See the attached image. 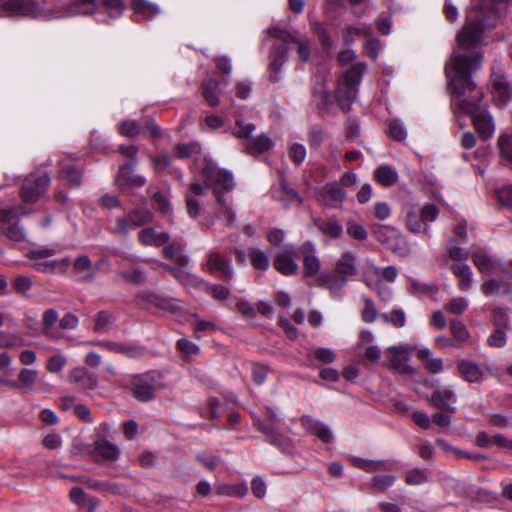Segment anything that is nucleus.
<instances>
[{
	"label": "nucleus",
	"instance_id": "1",
	"mask_svg": "<svg viewBox=\"0 0 512 512\" xmlns=\"http://www.w3.org/2000/svg\"><path fill=\"white\" fill-rule=\"evenodd\" d=\"M474 16L473 13L470 14L468 25L458 32L457 47L446 63L445 72L455 105L471 116L479 137L487 140L493 136L495 124L490 113L480 106L483 91L472 79V74L481 67L483 60L479 49L481 29L470 30Z\"/></svg>",
	"mask_w": 512,
	"mask_h": 512
},
{
	"label": "nucleus",
	"instance_id": "2",
	"mask_svg": "<svg viewBox=\"0 0 512 512\" xmlns=\"http://www.w3.org/2000/svg\"><path fill=\"white\" fill-rule=\"evenodd\" d=\"M204 175L212 186L216 199V219L222 221L226 227H232L236 221V212L233 207L232 198L229 195L234 188L233 176L226 170L216 167L211 162L205 164Z\"/></svg>",
	"mask_w": 512,
	"mask_h": 512
},
{
	"label": "nucleus",
	"instance_id": "3",
	"mask_svg": "<svg viewBox=\"0 0 512 512\" xmlns=\"http://www.w3.org/2000/svg\"><path fill=\"white\" fill-rule=\"evenodd\" d=\"M268 33L270 36L276 38L279 43H275L273 45L272 51H271V74L270 79L273 82H276L279 80L280 76V69L285 62L288 53H289V47L288 45L291 43H295L297 45V53L299 58L306 62L310 58V42L307 38H297L293 35H291L289 32L281 30L276 27H272L268 30Z\"/></svg>",
	"mask_w": 512,
	"mask_h": 512
},
{
	"label": "nucleus",
	"instance_id": "4",
	"mask_svg": "<svg viewBox=\"0 0 512 512\" xmlns=\"http://www.w3.org/2000/svg\"><path fill=\"white\" fill-rule=\"evenodd\" d=\"M255 130L253 123L244 120H237L231 128L232 135L241 140L243 151L253 157L267 152L274 145L266 134L254 137Z\"/></svg>",
	"mask_w": 512,
	"mask_h": 512
},
{
	"label": "nucleus",
	"instance_id": "5",
	"mask_svg": "<svg viewBox=\"0 0 512 512\" xmlns=\"http://www.w3.org/2000/svg\"><path fill=\"white\" fill-rule=\"evenodd\" d=\"M508 1L489 0V3H485L484 0H472V7L467 13L466 22L462 29L468 25V16L473 13L475 19L471 23L470 30L480 28L482 34L485 27L494 26L493 20L501 15Z\"/></svg>",
	"mask_w": 512,
	"mask_h": 512
},
{
	"label": "nucleus",
	"instance_id": "6",
	"mask_svg": "<svg viewBox=\"0 0 512 512\" xmlns=\"http://www.w3.org/2000/svg\"><path fill=\"white\" fill-rule=\"evenodd\" d=\"M439 210L434 204H425L419 210L410 207L406 213V226L416 235H429V225L437 219Z\"/></svg>",
	"mask_w": 512,
	"mask_h": 512
},
{
	"label": "nucleus",
	"instance_id": "7",
	"mask_svg": "<svg viewBox=\"0 0 512 512\" xmlns=\"http://www.w3.org/2000/svg\"><path fill=\"white\" fill-rule=\"evenodd\" d=\"M153 214L146 208L131 210L126 217L116 218L113 232L119 235H127L130 228H136L152 222Z\"/></svg>",
	"mask_w": 512,
	"mask_h": 512
},
{
	"label": "nucleus",
	"instance_id": "8",
	"mask_svg": "<svg viewBox=\"0 0 512 512\" xmlns=\"http://www.w3.org/2000/svg\"><path fill=\"white\" fill-rule=\"evenodd\" d=\"M39 6L33 0H0V17H36Z\"/></svg>",
	"mask_w": 512,
	"mask_h": 512
},
{
	"label": "nucleus",
	"instance_id": "9",
	"mask_svg": "<svg viewBox=\"0 0 512 512\" xmlns=\"http://www.w3.org/2000/svg\"><path fill=\"white\" fill-rule=\"evenodd\" d=\"M414 347L409 345L392 346L387 349L388 367L401 374H412L413 368L409 365V354Z\"/></svg>",
	"mask_w": 512,
	"mask_h": 512
},
{
	"label": "nucleus",
	"instance_id": "10",
	"mask_svg": "<svg viewBox=\"0 0 512 512\" xmlns=\"http://www.w3.org/2000/svg\"><path fill=\"white\" fill-rule=\"evenodd\" d=\"M204 269L211 274H218L225 282L230 283L234 276V269L229 260L217 251H210L207 254V260Z\"/></svg>",
	"mask_w": 512,
	"mask_h": 512
},
{
	"label": "nucleus",
	"instance_id": "11",
	"mask_svg": "<svg viewBox=\"0 0 512 512\" xmlns=\"http://www.w3.org/2000/svg\"><path fill=\"white\" fill-rule=\"evenodd\" d=\"M298 251L293 245H287L279 251L273 260L274 268L284 276L295 275L298 272L299 266L297 263Z\"/></svg>",
	"mask_w": 512,
	"mask_h": 512
},
{
	"label": "nucleus",
	"instance_id": "12",
	"mask_svg": "<svg viewBox=\"0 0 512 512\" xmlns=\"http://www.w3.org/2000/svg\"><path fill=\"white\" fill-rule=\"evenodd\" d=\"M50 178L46 174L29 176L21 189V197L26 203H34L47 190Z\"/></svg>",
	"mask_w": 512,
	"mask_h": 512
},
{
	"label": "nucleus",
	"instance_id": "13",
	"mask_svg": "<svg viewBox=\"0 0 512 512\" xmlns=\"http://www.w3.org/2000/svg\"><path fill=\"white\" fill-rule=\"evenodd\" d=\"M132 386L133 396L141 402H148L153 398L155 389L158 388L156 375L146 373L137 376L134 378Z\"/></svg>",
	"mask_w": 512,
	"mask_h": 512
},
{
	"label": "nucleus",
	"instance_id": "14",
	"mask_svg": "<svg viewBox=\"0 0 512 512\" xmlns=\"http://www.w3.org/2000/svg\"><path fill=\"white\" fill-rule=\"evenodd\" d=\"M84 344L98 346L106 349L107 351L122 354L131 358H136L144 354V349L142 347L125 342H114L108 340H89L84 342Z\"/></svg>",
	"mask_w": 512,
	"mask_h": 512
},
{
	"label": "nucleus",
	"instance_id": "15",
	"mask_svg": "<svg viewBox=\"0 0 512 512\" xmlns=\"http://www.w3.org/2000/svg\"><path fill=\"white\" fill-rule=\"evenodd\" d=\"M115 183L121 189L138 188L145 185L146 179L144 176L134 174L132 164H124L118 169Z\"/></svg>",
	"mask_w": 512,
	"mask_h": 512
},
{
	"label": "nucleus",
	"instance_id": "16",
	"mask_svg": "<svg viewBox=\"0 0 512 512\" xmlns=\"http://www.w3.org/2000/svg\"><path fill=\"white\" fill-rule=\"evenodd\" d=\"M346 197V193L338 182L327 183L320 192L321 201L328 207H340Z\"/></svg>",
	"mask_w": 512,
	"mask_h": 512
},
{
	"label": "nucleus",
	"instance_id": "17",
	"mask_svg": "<svg viewBox=\"0 0 512 512\" xmlns=\"http://www.w3.org/2000/svg\"><path fill=\"white\" fill-rule=\"evenodd\" d=\"M490 84L491 94L498 104H504L512 100V85L506 81L504 76L493 74Z\"/></svg>",
	"mask_w": 512,
	"mask_h": 512
},
{
	"label": "nucleus",
	"instance_id": "18",
	"mask_svg": "<svg viewBox=\"0 0 512 512\" xmlns=\"http://www.w3.org/2000/svg\"><path fill=\"white\" fill-rule=\"evenodd\" d=\"M300 252L303 256V273L304 277L317 276L321 269V261L314 253V246L311 243L304 244Z\"/></svg>",
	"mask_w": 512,
	"mask_h": 512
},
{
	"label": "nucleus",
	"instance_id": "19",
	"mask_svg": "<svg viewBox=\"0 0 512 512\" xmlns=\"http://www.w3.org/2000/svg\"><path fill=\"white\" fill-rule=\"evenodd\" d=\"M456 395L451 387H443L435 390L431 395V403L438 409L446 410L448 413H454L456 403Z\"/></svg>",
	"mask_w": 512,
	"mask_h": 512
},
{
	"label": "nucleus",
	"instance_id": "20",
	"mask_svg": "<svg viewBox=\"0 0 512 512\" xmlns=\"http://www.w3.org/2000/svg\"><path fill=\"white\" fill-rule=\"evenodd\" d=\"M15 214L12 210H0V222L3 224V233L12 241L21 242L25 240V232L18 223L10 224Z\"/></svg>",
	"mask_w": 512,
	"mask_h": 512
},
{
	"label": "nucleus",
	"instance_id": "21",
	"mask_svg": "<svg viewBox=\"0 0 512 512\" xmlns=\"http://www.w3.org/2000/svg\"><path fill=\"white\" fill-rule=\"evenodd\" d=\"M300 422L306 431L317 436L322 442L329 443L331 441L332 434L325 423L308 415H303L300 418Z\"/></svg>",
	"mask_w": 512,
	"mask_h": 512
},
{
	"label": "nucleus",
	"instance_id": "22",
	"mask_svg": "<svg viewBox=\"0 0 512 512\" xmlns=\"http://www.w3.org/2000/svg\"><path fill=\"white\" fill-rule=\"evenodd\" d=\"M460 375L469 383H481L484 380V372L481 367L472 361L461 360L458 362Z\"/></svg>",
	"mask_w": 512,
	"mask_h": 512
},
{
	"label": "nucleus",
	"instance_id": "23",
	"mask_svg": "<svg viewBox=\"0 0 512 512\" xmlns=\"http://www.w3.org/2000/svg\"><path fill=\"white\" fill-rule=\"evenodd\" d=\"M69 380L84 390H93L98 384L97 378L84 367L73 369L70 372Z\"/></svg>",
	"mask_w": 512,
	"mask_h": 512
},
{
	"label": "nucleus",
	"instance_id": "24",
	"mask_svg": "<svg viewBox=\"0 0 512 512\" xmlns=\"http://www.w3.org/2000/svg\"><path fill=\"white\" fill-rule=\"evenodd\" d=\"M273 197L282 202L285 207H287L288 204H302L301 196L296 190L288 186L284 178H281L279 188L273 192Z\"/></svg>",
	"mask_w": 512,
	"mask_h": 512
},
{
	"label": "nucleus",
	"instance_id": "25",
	"mask_svg": "<svg viewBox=\"0 0 512 512\" xmlns=\"http://www.w3.org/2000/svg\"><path fill=\"white\" fill-rule=\"evenodd\" d=\"M353 465L367 473H373L378 471H391L394 464L390 460H370L363 458H353Z\"/></svg>",
	"mask_w": 512,
	"mask_h": 512
},
{
	"label": "nucleus",
	"instance_id": "26",
	"mask_svg": "<svg viewBox=\"0 0 512 512\" xmlns=\"http://www.w3.org/2000/svg\"><path fill=\"white\" fill-rule=\"evenodd\" d=\"M132 7L135 14V21L137 22L150 20L160 14V8L146 0H133Z\"/></svg>",
	"mask_w": 512,
	"mask_h": 512
},
{
	"label": "nucleus",
	"instance_id": "27",
	"mask_svg": "<svg viewBox=\"0 0 512 512\" xmlns=\"http://www.w3.org/2000/svg\"><path fill=\"white\" fill-rule=\"evenodd\" d=\"M313 224L324 235L331 238H338L343 233V227L335 217H330L326 220L316 218Z\"/></svg>",
	"mask_w": 512,
	"mask_h": 512
},
{
	"label": "nucleus",
	"instance_id": "28",
	"mask_svg": "<svg viewBox=\"0 0 512 512\" xmlns=\"http://www.w3.org/2000/svg\"><path fill=\"white\" fill-rule=\"evenodd\" d=\"M139 241L145 246H161L167 243L170 235L167 232H157L154 228H146L139 232Z\"/></svg>",
	"mask_w": 512,
	"mask_h": 512
},
{
	"label": "nucleus",
	"instance_id": "29",
	"mask_svg": "<svg viewBox=\"0 0 512 512\" xmlns=\"http://www.w3.org/2000/svg\"><path fill=\"white\" fill-rule=\"evenodd\" d=\"M39 373L36 369L22 368L17 376L15 383H11L12 389L29 391L38 380Z\"/></svg>",
	"mask_w": 512,
	"mask_h": 512
},
{
	"label": "nucleus",
	"instance_id": "30",
	"mask_svg": "<svg viewBox=\"0 0 512 512\" xmlns=\"http://www.w3.org/2000/svg\"><path fill=\"white\" fill-rule=\"evenodd\" d=\"M336 273L342 278L354 276L357 272L355 256L352 252H345L336 262Z\"/></svg>",
	"mask_w": 512,
	"mask_h": 512
},
{
	"label": "nucleus",
	"instance_id": "31",
	"mask_svg": "<svg viewBox=\"0 0 512 512\" xmlns=\"http://www.w3.org/2000/svg\"><path fill=\"white\" fill-rule=\"evenodd\" d=\"M346 283L347 279L342 278L337 273H324L319 275L316 279L317 286L329 289L333 293L341 290Z\"/></svg>",
	"mask_w": 512,
	"mask_h": 512
},
{
	"label": "nucleus",
	"instance_id": "32",
	"mask_svg": "<svg viewBox=\"0 0 512 512\" xmlns=\"http://www.w3.org/2000/svg\"><path fill=\"white\" fill-rule=\"evenodd\" d=\"M365 70L366 65L364 63L354 64L348 70H346L340 85L358 89V86L361 83L362 76Z\"/></svg>",
	"mask_w": 512,
	"mask_h": 512
},
{
	"label": "nucleus",
	"instance_id": "33",
	"mask_svg": "<svg viewBox=\"0 0 512 512\" xmlns=\"http://www.w3.org/2000/svg\"><path fill=\"white\" fill-rule=\"evenodd\" d=\"M73 268L78 273L87 272L80 278L84 282L91 281L99 270V266H93L87 255L77 257L73 263Z\"/></svg>",
	"mask_w": 512,
	"mask_h": 512
},
{
	"label": "nucleus",
	"instance_id": "34",
	"mask_svg": "<svg viewBox=\"0 0 512 512\" xmlns=\"http://www.w3.org/2000/svg\"><path fill=\"white\" fill-rule=\"evenodd\" d=\"M358 89L340 85L335 92L337 103L342 111L348 112L353 101L356 99Z\"/></svg>",
	"mask_w": 512,
	"mask_h": 512
},
{
	"label": "nucleus",
	"instance_id": "35",
	"mask_svg": "<svg viewBox=\"0 0 512 512\" xmlns=\"http://www.w3.org/2000/svg\"><path fill=\"white\" fill-rule=\"evenodd\" d=\"M202 96L208 105H219V82L209 78L202 83Z\"/></svg>",
	"mask_w": 512,
	"mask_h": 512
},
{
	"label": "nucleus",
	"instance_id": "36",
	"mask_svg": "<svg viewBox=\"0 0 512 512\" xmlns=\"http://www.w3.org/2000/svg\"><path fill=\"white\" fill-rule=\"evenodd\" d=\"M94 447L97 455H99L104 460L115 461L119 457L118 448L106 439H98L95 442Z\"/></svg>",
	"mask_w": 512,
	"mask_h": 512
},
{
	"label": "nucleus",
	"instance_id": "37",
	"mask_svg": "<svg viewBox=\"0 0 512 512\" xmlns=\"http://www.w3.org/2000/svg\"><path fill=\"white\" fill-rule=\"evenodd\" d=\"M374 177L384 187H390L398 180L396 170L388 165L379 166L374 172Z\"/></svg>",
	"mask_w": 512,
	"mask_h": 512
},
{
	"label": "nucleus",
	"instance_id": "38",
	"mask_svg": "<svg viewBox=\"0 0 512 512\" xmlns=\"http://www.w3.org/2000/svg\"><path fill=\"white\" fill-rule=\"evenodd\" d=\"M248 256L251 265L261 271H265L270 266V260L266 252L257 247H250L248 249Z\"/></svg>",
	"mask_w": 512,
	"mask_h": 512
},
{
	"label": "nucleus",
	"instance_id": "39",
	"mask_svg": "<svg viewBox=\"0 0 512 512\" xmlns=\"http://www.w3.org/2000/svg\"><path fill=\"white\" fill-rule=\"evenodd\" d=\"M417 357L425 363L426 368L432 373H438L443 369V362L440 358H434L427 348L417 350Z\"/></svg>",
	"mask_w": 512,
	"mask_h": 512
},
{
	"label": "nucleus",
	"instance_id": "40",
	"mask_svg": "<svg viewBox=\"0 0 512 512\" xmlns=\"http://www.w3.org/2000/svg\"><path fill=\"white\" fill-rule=\"evenodd\" d=\"M498 150L502 161L512 164V135L501 134L498 138Z\"/></svg>",
	"mask_w": 512,
	"mask_h": 512
},
{
	"label": "nucleus",
	"instance_id": "41",
	"mask_svg": "<svg viewBox=\"0 0 512 512\" xmlns=\"http://www.w3.org/2000/svg\"><path fill=\"white\" fill-rule=\"evenodd\" d=\"M114 321L115 318L112 313L108 311H100L95 319L94 330L98 333H107Z\"/></svg>",
	"mask_w": 512,
	"mask_h": 512
},
{
	"label": "nucleus",
	"instance_id": "42",
	"mask_svg": "<svg viewBox=\"0 0 512 512\" xmlns=\"http://www.w3.org/2000/svg\"><path fill=\"white\" fill-rule=\"evenodd\" d=\"M396 477L393 475H375L371 478V488L377 492H385L394 485Z\"/></svg>",
	"mask_w": 512,
	"mask_h": 512
},
{
	"label": "nucleus",
	"instance_id": "43",
	"mask_svg": "<svg viewBox=\"0 0 512 512\" xmlns=\"http://www.w3.org/2000/svg\"><path fill=\"white\" fill-rule=\"evenodd\" d=\"M481 290L486 296L499 295L508 290V284L504 281L489 279L482 284Z\"/></svg>",
	"mask_w": 512,
	"mask_h": 512
},
{
	"label": "nucleus",
	"instance_id": "44",
	"mask_svg": "<svg viewBox=\"0 0 512 512\" xmlns=\"http://www.w3.org/2000/svg\"><path fill=\"white\" fill-rule=\"evenodd\" d=\"M429 481L428 474L420 468H413L407 471L405 483L410 486L422 485Z\"/></svg>",
	"mask_w": 512,
	"mask_h": 512
},
{
	"label": "nucleus",
	"instance_id": "45",
	"mask_svg": "<svg viewBox=\"0 0 512 512\" xmlns=\"http://www.w3.org/2000/svg\"><path fill=\"white\" fill-rule=\"evenodd\" d=\"M175 154L180 159L189 158L195 154L200 153V145L196 142L179 143L174 148Z\"/></svg>",
	"mask_w": 512,
	"mask_h": 512
},
{
	"label": "nucleus",
	"instance_id": "46",
	"mask_svg": "<svg viewBox=\"0 0 512 512\" xmlns=\"http://www.w3.org/2000/svg\"><path fill=\"white\" fill-rule=\"evenodd\" d=\"M141 125L135 120H124L118 124V132L122 136L133 138L140 134Z\"/></svg>",
	"mask_w": 512,
	"mask_h": 512
},
{
	"label": "nucleus",
	"instance_id": "47",
	"mask_svg": "<svg viewBox=\"0 0 512 512\" xmlns=\"http://www.w3.org/2000/svg\"><path fill=\"white\" fill-rule=\"evenodd\" d=\"M99 7L107 12L111 18L121 16L124 11L123 0H103Z\"/></svg>",
	"mask_w": 512,
	"mask_h": 512
},
{
	"label": "nucleus",
	"instance_id": "48",
	"mask_svg": "<svg viewBox=\"0 0 512 512\" xmlns=\"http://www.w3.org/2000/svg\"><path fill=\"white\" fill-rule=\"evenodd\" d=\"M472 260L475 266L482 273H491L496 269L495 263L487 255L481 253H475L472 255Z\"/></svg>",
	"mask_w": 512,
	"mask_h": 512
},
{
	"label": "nucleus",
	"instance_id": "49",
	"mask_svg": "<svg viewBox=\"0 0 512 512\" xmlns=\"http://www.w3.org/2000/svg\"><path fill=\"white\" fill-rule=\"evenodd\" d=\"M450 331L454 338L461 343L468 342L470 339L467 327L459 320H452L450 322Z\"/></svg>",
	"mask_w": 512,
	"mask_h": 512
},
{
	"label": "nucleus",
	"instance_id": "50",
	"mask_svg": "<svg viewBox=\"0 0 512 512\" xmlns=\"http://www.w3.org/2000/svg\"><path fill=\"white\" fill-rule=\"evenodd\" d=\"M313 31L316 34L324 51H330L333 46V41L325 28L321 23H315L313 25Z\"/></svg>",
	"mask_w": 512,
	"mask_h": 512
},
{
	"label": "nucleus",
	"instance_id": "51",
	"mask_svg": "<svg viewBox=\"0 0 512 512\" xmlns=\"http://www.w3.org/2000/svg\"><path fill=\"white\" fill-rule=\"evenodd\" d=\"M256 426L263 434L266 435L267 440L270 443H272L274 445H278L281 436L278 433V431L276 430L273 423H271V422L264 423L261 421H257Z\"/></svg>",
	"mask_w": 512,
	"mask_h": 512
},
{
	"label": "nucleus",
	"instance_id": "52",
	"mask_svg": "<svg viewBox=\"0 0 512 512\" xmlns=\"http://www.w3.org/2000/svg\"><path fill=\"white\" fill-rule=\"evenodd\" d=\"M61 176L71 185L80 186L82 172L72 165L62 166L60 170Z\"/></svg>",
	"mask_w": 512,
	"mask_h": 512
},
{
	"label": "nucleus",
	"instance_id": "53",
	"mask_svg": "<svg viewBox=\"0 0 512 512\" xmlns=\"http://www.w3.org/2000/svg\"><path fill=\"white\" fill-rule=\"evenodd\" d=\"M203 284L206 287V291L209 294H211V296L215 300L224 301V300L228 299L231 295L229 288H227L226 286L219 285V284L209 285L205 282H203Z\"/></svg>",
	"mask_w": 512,
	"mask_h": 512
},
{
	"label": "nucleus",
	"instance_id": "54",
	"mask_svg": "<svg viewBox=\"0 0 512 512\" xmlns=\"http://www.w3.org/2000/svg\"><path fill=\"white\" fill-rule=\"evenodd\" d=\"M98 8L96 0H77V3L71 7V14H92Z\"/></svg>",
	"mask_w": 512,
	"mask_h": 512
},
{
	"label": "nucleus",
	"instance_id": "55",
	"mask_svg": "<svg viewBox=\"0 0 512 512\" xmlns=\"http://www.w3.org/2000/svg\"><path fill=\"white\" fill-rule=\"evenodd\" d=\"M368 33V28L364 25L361 26H348L343 32V40L345 44H351L355 41L356 36L364 35Z\"/></svg>",
	"mask_w": 512,
	"mask_h": 512
},
{
	"label": "nucleus",
	"instance_id": "56",
	"mask_svg": "<svg viewBox=\"0 0 512 512\" xmlns=\"http://www.w3.org/2000/svg\"><path fill=\"white\" fill-rule=\"evenodd\" d=\"M492 322L496 328L507 329L509 327V315L503 308L493 310Z\"/></svg>",
	"mask_w": 512,
	"mask_h": 512
},
{
	"label": "nucleus",
	"instance_id": "57",
	"mask_svg": "<svg viewBox=\"0 0 512 512\" xmlns=\"http://www.w3.org/2000/svg\"><path fill=\"white\" fill-rule=\"evenodd\" d=\"M119 276L130 284H140L145 279V273L141 269H134L132 271H120Z\"/></svg>",
	"mask_w": 512,
	"mask_h": 512
},
{
	"label": "nucleus",
	"instance_id": "58",
	"mask_svg": "<svg viewBox=\"0 0 512 512\" xmlns=\"http://www.w3.org/2000/svg\"><path fill=\"white\" fill-rule=\"evenodd\" d=\"M347 234L356 240H365L368 235L364 226L353 220L347 222Z\"/></svg>",
	"mask_w": 512,
	"mask_h": 512
},
{
	"label": "nucleus",
	"instance_id": "59",
	"mask_svg": "<svg viewBox=\"0 0 512 512\" xmlns=\"http://www.w3.org/2000/svg\"><path fill=\"white\" fill-rule=\"evenodd\" d=\"M468 307V302L463 297H457L451 299L446 305L445 310L452 313L459 315L462 312H464Z\"/></svg>",
	"mask_w": 512,
	"mask_h": 512
},
{
	"label": "nucleus",
	"instance_id": "60",
	"mask_svg": "<svg viewBox=\"0 0 512 512\" xmlns=\"http://www.w3.org/2000/svg\"><path fill=\"white\" fill-rule=\"evenodd\" d=\"M388 133L396 141H403L407 137L405 127L398 120H393L389 123Z\"/></svg>",
	"mask_w": 512,
	"mask_h": 512
},
{
	"label": "nucleus",
	"instance_id": "61",
	"mask_svg": "<svg viewBox=\"0 0 512 512\" xmlns=\"http://www.w3.org/2000/svg\"><path fill=\"white\" fill-rule=\"evenodd\" d=\"M177 348L188 357L196 356L199 353L198 345L186 338L177 341Z\"/></svg>",
	"mask_w": 512,
	"mask_h": 512
},
{
	"label": "nucleus",
	"instance_id": "62",
	"mask_svg": "<svg viewBox=\"0 0 512 512\" xmlns=\"http://www.w3.org/2000/svg\"><path fill=\"white\" fill-rule=\"evenodd\" d=\"M507 338L504 329L496 328L487 338V344L491 347L502 348L506 345Z\"/></svg>",
	"mask_w": 512,
	"mask_h": 512
},
{
	"label": "nucleus",
	"instance_id": "63",
	"mask_svg": "<svg viewBox=\"0 0 512 512\" xmlns=\"http://www.w3.org/2000/svg\"><path fill=\"white\" fill-rule=\"evenodd\" d=\"M67 362V359L63 355H53L48 359L46 368L50 373H58L60 372L65 364Z\"/></svg>",
	"mask_w": 512,
	"mask_h": 512
},
{
	"label": "nucleus",
	"instance_id": "64",
	"mask_svg": "<svg viewBox=\"0 0 512 512\" xmlns=\"http://www.w3.org/2000/svg\"><path fill=\"white\" fill-rule=\"evenodd\" d=\"M501 204L512 207V185L503 186L495 191Z\"/></svg>",
	"mask_w": 512,
	"mask_h": 512
}]
</instances>
